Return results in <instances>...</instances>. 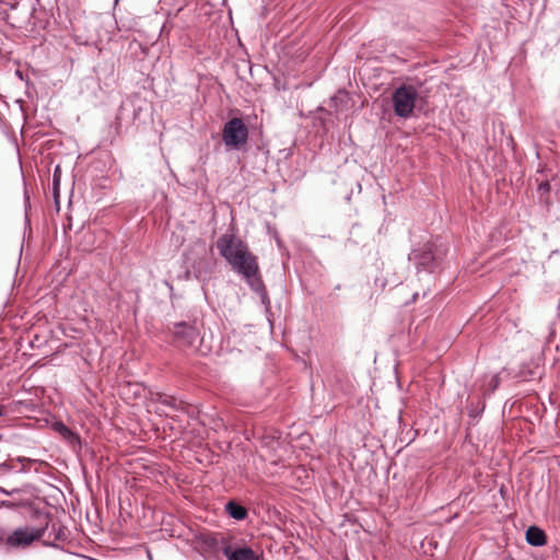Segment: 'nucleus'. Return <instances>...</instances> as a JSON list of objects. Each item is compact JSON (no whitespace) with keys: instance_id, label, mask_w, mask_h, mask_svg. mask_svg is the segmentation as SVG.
I'll use <instances>...</instances> for the list:
<instances>
[{"instance_id":"f257e3e1","label":"nucleus","mask_w":560,"mask_h":560,"mask_svg":"<svg viewBox=\"0 0 560 560\" xmlns=\"http://www.w3.org/2000/svg\"><path fill=\"white\" fill-rule=\"evenodd\" d=\"M217 248L232 269L241 275L255 292L265 293L257 257L252 254L245 242L233 233H225L218 238Z\"/></svg>"},{"instance_id":"f03ea898","label":"nucleus","mask_w":560,"mask_h":560,"mask_svg":"<svg viewBox=\"0 0 560 560\" xmlns=\"http://www.w3.org/2000/svg\"><path fill=\"white\" fill-rule=\"evenodd\" d=\"M420 100L421 96L417 86L407 83L399 85L392 94L395 115L404 119L412 117L413 110Z\"/></svg>"},{"instance_id":"7ed1b4c3","label":"nucleus","mask_w":560,"mask_h":560,"mask_svg":"<svg viewBox=\"0 0 560 560\" xmlns=\"http://www.w3.org/2000/svg\"><path fill=\"white\" fill-rule=\"evenodd\" d=\"M248 129L241 118H232L222 130V141L228 149H240L247 142Z\"/></svg>"},{"instance_id":"20e7f679","label":"nucleus","mask_w":560,"mask_h":560,"mask_svg":"<svg viewBox=\"0 0 560 560\" xmlns=\"http://www.w3.org/2000/svg\"><path fill=\"white\" fill-rule=\"evenodd\" d=\"M44 534L45 528L24 526L14 529L8 537L3 536V540L0 542H4L10 548L24 549L39 540Z\"/></svg>"},{"instance_id":"39448f33","label":"nucleus","mask_w":560,"mask_h":560,"mask_svg":"<svg viewBox=\"0 0 560 560\" xmlns=\"http://www.w3.org/2000/svg\"><path fill=\"white\" fill-rule=\"evenodd\" d=\"M174 337L186 347L192 346L199 337L197 328L184 322L174 325Z\"/></svg>"},{"instance_id":"423d86ee","label":"nucleus","mask_w":560,"mask_h":560,"mask_svg":"<svg viewBox=\"0 0 560 560\" xmlns=\"http://www.w3.org/2000/svg\"><path fill=\"white\" fill-rule=\"evenodd\" d=\"M223 555L228 560H258V556L248 547L233 549L231 546H225Z\"/></svg>"},{"instance_id":"0eeeda50","label":"nucleus","mask_w":560,"mask_h":560,"mask_svg":"<svg viewBox=\"0 0 560 560\" xmlns=\"http://www.w3.org/2000/svg\"><path fill=\"white\" fill-rule=\"evenodd\" d=\"M410 259H415L418 266H421L424 269H429L434 260L432 255L431 246L424 245L422 250H412L409 256Z\"/></svg>"},{"instance_id":"6e6552de","label":"nucleus","mask_w":560,"mask_h":560,"mask_svg":"<svg viewBox=\"0 0 560 560\" xmlns=\"http://www.w3.org/2000/svg\"><path fill=\"white\" fill-rule=\"evenodd\" d=\"M526 541L532 546H544L546 544V534L540 528L530 526L526 532Z\"/></svg>"},{"instance_id":"1a4fd4ad","label":"nucleus","mask_w":560,"mask_h":560,"mask_svg":"<svg viewBox=\"0 0 560 560\" xmlns=\"http://www.w3.org/2000/svg\"><path fill=\"white\" fill-rule=\"evenodd\" d=\"M155 401L159 402L161 406L170 408L174 411L184 410L183 401L176 399L173 396L156 394Z\"/></svg>"},{"instance_id":"9d476101","label":"nucleus","mask_w":560,"mask_h":560,"mask_svg":"<svg viewBox=\"0 0 560 560\" xmlns=\"http://www.w3.org/2000/svg\"><path fill=\"white\" fill-rule=\"evenodd\" d=\"M226 511H228L229 515L235 520H244L247 514V511L245 508H243L242 505L234 503V502H229L226 504Z\"/></svg>"},{"instance_id":"9b49d317","label":"nucleus","mask_w":560,"mask_h":560,"mask_svg":"<svg viewBox=\"0 0 560 560\" xmlns=\"http://www.w3.org/2000/svg\"><path fill=\"white\" fill-rule=\"evenodd\" d=\"M196 246V249L198 250L199 254H205L206 253V245L203 242H197L195 244Z\"/></svg>"},{"instance_id":"f8f14e48","label":"nucleus","mask_w":560,"mask_h":560,"mask_svg":"<svg viewBox=\"0 0 560 560\" xmlns=\"http://www.w3.org/2000/svg\"><path fill=\"white\" fill-rule=\"evenodd\" d=\"M539 188H540L541 190L548 191V190H549V188H550L549 183H547V182H546V183H541V184L539 185Z\"/></svg>"},{"instance_id":"ddd939ff","label":"nucleus","mask_w":560,"mask_h":560,"mask_svg":"<svg viewBox=\"0 0 560 560\" xmlns=\"http://www.w3.org/2000/svg\"><path fill=\"white\" fill-rule=\"evenodd\" d=\"M54 186H59V178H56V173L54 174Z\"/></svg>"},{"instance_id":"4468645a","label":"nucleus","mask_w":560,"mask_h":560,"mask_svg":"<svg viewBox=\"0 0 560 560\" xmlns=\"http://www.w3.org/2000/svg\"><path fill=\"white\" fill-rule=\"evenodd\" d=\"M61 431L65 432V433H69V429L67 427H65L63 424H61Z\"/></svg>"},{"instance_id":"2eb2a0df","label":"nucleus","mask_w":560,"mask_h":560,"mask_svg":"<svg viewBox=\"0 0 560 560\" xmlns=\"http://www.w3.org/2000/svg\"><path fill=\"white\" fill-rule=\"evenodd\" d=\"M58 187H59V186H54V192H55V196H56V197L58 196Z\"/></svg>"},{"instance_id":"dca6fc26","label":"nucleus","mask_w":560,"mask_h":560,"mask_svg":"<svg viewBox=\"0 0 560 560\" xmlns=\"http://www.w3.org/2000/svg\"><path fill=\"white\" fill-rule=\"evenodd\" d=\"M0 540H3V532L1 528H0Z\"/></svg>"},{"instance_id":"f3484780","label":"nucleus","mask_w":560,"mask_h":560,"mask_svg":"<svg viewBox=\"0 0 560 560\" xmlns=\"http://www.w3.org/2000/svg\"><path fill=\"white\" fill-rule=\"evenodd\" d=\"M58 171H59V166H57V167H56V170H55V172H56V177H57V176H59Z\"/></svg>"},{"instance_id":"a211bd4d","label":"nucleus","mask_w":560,"mask_h":560,"mask_svg":"<svg viewBox=\"0 0 560 560\" xmlns=\"http://www.w3.org/2000/svg\"><path fill=\"white\" fill-rule=\"evenodd\" d=\"M0 492H3V493H5V494H9V492H8L7 490L2 489V488L0 489Z\"/></svg>"},{"instance_id":"6ab92c4d","label":"nucleus","mask_w":560,"mask_h":560,"mask_svg":"<svg viewBox=\"0 0 560 560\" xmlns=\"http://www.w3.org/2000/svg\"><path fill=\"white\" fill-rule=\"evenodd\" d=\"M16 74H18V77L22 78V74L19 70L16 71Z\"/></svg>"}]
</instances>
